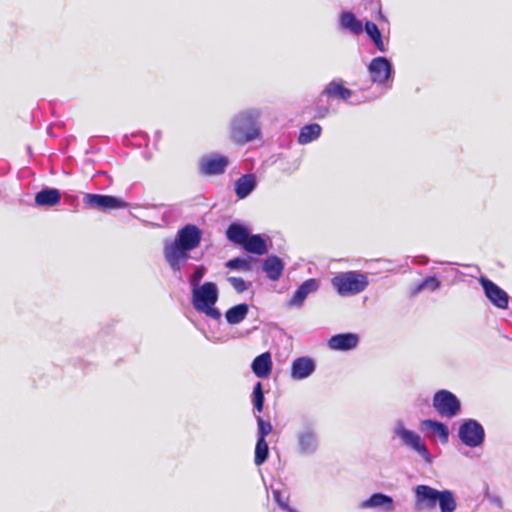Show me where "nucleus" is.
Returning <instances> with one entry per match:
<instances>
[{
	"mask_svg": "<svg viewBox=\"0 0 512 512\" xmlns=\"http://www.w3.org/2000/svg\"><path fill=\"white\" fill-rule=\"evenodd\" d=\"M244 250L249 253H253L256 255H263L267 253V244L266 241L259 234H254L248 236L244 245L242 246Z\"/></svg>",
	"mask_w": 512,
	"mask_h": 512,
	"instance_id": "a878e982",
	"label": "nucleus"
},
{
	"mask_svg": "<svg viewBox=\"0 0 512 512\" xmlns=\"http://www.w3.org/2000/svg\"><path fill=\"white\" fill-rule=\"evenodd\" d=\"M418 263L420 264H426L428 262V259L426 257H419V260H417Z\"/></svg>",
	"mask_w": 512,
	"mask_h": 512,
	"instance_id": "a19ab883",
	"label": "nucleus"
},
{
	"mask_svg": "<svg viewBox=\"0 0 512 512\" xmlns=\"http://www.w3.org/2000/svg\"><path fill=\"white\" fill-rule=\"evenodd\" d=\"M316 369L315 361L310 357H299L291 364V378L299 381L310 377Z\"/></svg>",
	"mask_w": 512,
	"mask_h": 512,
	"instance_id": "2eb2a0df",
	"label": "nucleus"
},
{
	"mask_svg": "<svg viewBox=\"0 0 512 512\" xmlns=\"http://www.w3.org/2000/svg\"><path fill=\"white\" fill-rule=\"evenodd\" d=\"M440 490L429 485L420 484L414 488V506L418 511L432 510L437 505Z\"/></svg>",
	"mask_w": 512,
	"mask_h": 512,
	"instance_id": "9d476101",
	"label": "nucleus"
},
{
	"mask_svg": "<svg viewBox=\"0 0 512 512\" xmlns=\"http://www.w3.org/2000/svg\"><path fill=\"white\" fill-rule=\"evenodd\" d=\"M229 164V159L223 155L202 157L199 160V173L205 176L223 174Z\"/></svg>",
	"mask_w": 512,
	"mask_h": 512,
	"instance_id": "f8f14e48",
	"label": "nucleus"
},
{
	"mask_svg": "<svg viewBox=\"0 0 512 512\" xmlns=\"http://www.w3.org/2000/svg\"><path fill=\"white\" fill-rule=\"evenodd\" d=\"M250 234L249 228L240 223H231L226 230L227 239L241 247L244 245Z\"/></svg>",
	"mask_w": 512,
	"mask_h": 512,
	"instance_id": "412c9836",
	"label": "nucleus"
},
{
	"mask_svg": "<svg viewBox=\"0 0 512 512\" xmlns=\"http://www.w3.org/2000/svg\"><path fill=\"white\" fill-rule=\"evenodd\" d=\"M360 508H383L384 512L394 511V501L389 495L383 493H374L368 499L360 503Z\"/></svg>",
	"mask_w": 512,
	"mask_h": 512,
	"instance_id": "f3484780",
	"label": "nucleus"
},
{
	"mask_svg": "<svg viewBox=\"0 0 512 512\" xmlns=\"http://www.w3.org/2000/svg\"><path fill=\"white\" fill-rule=\"evenodd\" d=\"M329 110L327 107H319L317 109V113L320 117H325L328 114Z\"/></svg>",
	"mask_w": 512,
	"mask_h": 512,
	"instance_id": "ea45409f",
	"label": "nucleus"
},
{
	"mask_svg": "<svg viewBox=\"0 0 512 512\" xmlns=\"http://www.w3.org/2000/svg\"><path fill=\"white\" fill-rule=\"evenodd\" d=\"M340 26L354 35H359L363 31L362 22L349 11L342 12L339 17Z\"/></svg>",
	"mask_w": 512,
	"mask_h": 512,
	"instance_id": "393cba45",
	"label": "nucleus"
},
{
	"mask_svg": "<svg viewBox=\"0 0 512 512\" xmlns=\"http://www.w3.org/2000/svg\"><path fill=\"white\" fill-rule=\"evenodd\" d=\"M458 436L463 444L475 448L482 445L484 442L485 431L478 421L468 419L460 425Z\"/></svg>",
	"mask_w": 512,
	"mask_h": 512,
	"instance_id": "6e6552de",
	"label": "nucleus"
},
{
	"mask_svg": "<svg viewBox=\"0 0 512 512\" xmlns=\"http://www.w3.org/2000/svg\"><path fill=\"white\" fill-rule=\"evenodd\" d=\"M489 501H490L493 505H495V506H497V507H499V508H501V507H502V500H501V499H500V497H498V496H491V497H489Z\"/></svg>",
	"mask_w": 512,
	"mask_h": 512,
	"instance_id": "58836bf2",
	"label": "nucleus"
},
{
	"mask_svg": "<svg viewBox=\"0 0 512 512\" xmlns=\"http://www.w3.org/2000/svg\"><path fill=\"white\" fill-rule=\"evenodd\" d=\"M249 306L245 303H241L229 308L225 313L226 321L230 325H236L241 323L247 316Z\"/></svg>",
	"mask_w": 512,
	"mask_h": 512,
	"instance_id": "cd10ccee",
	"label": "nucleus"
},
{
	"mask_svg": "<svg viewBox=\"0 0 512 512\" xmlns=\"http://www.w3.org/2000/svg\"><path fill=\"white\" fill-rule=\"evenodd\" d=\"M235 193L239 199H244L255 189L256 178L252 174L241 176L235 182Z\"/></svg>",
	"mask_w": 512,
	"mask_h": 512,
	"instance_id": "5701e85b",
	"label": "nucleus"
},
{
	"mask_svg": "<svg viewBox=\"0 0 512 512\" xmlns=\"http://www.w3.org/2000/svg\"><path fill=\"white\" fill-rule=\"evenodd\" d=\"M253 404L258 412H261L263 410L264 393L262 389V384L260 382L256 383V385L253 388Z\"/></svg>",
	"mask_w": 512,
	"mask_h": 512,
	"instance_id": "f704fd0d",
	"label": "nucleus"
},
{
	"mask_svg": "<svg viewBox=\"0 0 512 512\" xmlns=\"http://www.w3.org/2000/svg\"><path fill=\"white\" fill-rule=\"evenodd\" d=\"M359 344V336L356 333H339L331 336L327 341V346L333 351H350Z\"/></svg>",
	"mask_w": 512,
	"mask_h": 512,
	"instance_id": "4468645a",
	"label": "nucleus"
},
{
	"mask_svg": "<svg viewBox=\"0 0 512 512\" xmlns=\"http://www.w3.org/2000/svg\"><path fill=\"white\" fill-rule=\"evenodd\" d=\"M269 456V447L266 440H257L255 446L254 462L257 466L262 465Z\"/></svg>",
	"mask_w": 512,
	"mask_h": 512,
	"instance_id": "7c9ffc66",
	"label": "nucleus"
},
{
	"mask_svg": "<svg viewBox=\"0 0 512 512\" xmlns=\"http://www.w3.org/2000/svg\"><path fill=\"white\" fill-rule=\"evenodd\" d=\"M441 286V283L439 280H437L435 277H427L424 279L415 289L414 293H419L423 290H429V291H435L439 289Z\"/></svg>",
	"mask_w": 512,
	"mask_h": 512,
	"instance_id": "473e14b6",
	"label": "nucleus"
},
{
	"mask_svg": "<svg viewBox=\"0 0 512 512\" xmlns=\"http://www.w3.org/2000/svg\"><path fill=\"white\" fill-rule=\"evenodd\" d=\"M368 72L373 83L382 87H389L388 82L393 77L392 63L386 57H375L368 65Z\"/></svg>",
	"mask_w": 512,
	"mask_h": 512,
	"instance_id": "1a4fd4ad",
	"label": "nucleus"
},
{
	"mask_svg": "<svg viewBox=\"0 0 512 512\" xmlns=\"http://www.w3.org/2000/svg\"><path fill=\"white\" fill-rule=\"evenodd\" d=\"M437 503L441 512H454L457 507L455 496L451 490H440Z\"/></svg>",
	"mask_w": 512,
	"mask_h": 512,
	"instance_id": "c756f323",
	"label": "nucleus"
},
{
	"mask_svg": "<svg viewBox=\"0 0 512 512\" xmlns=\"http://www.w3.org/2000/svg\"><path fill=\"white\" fill-rule=\"evenodd\" d=\"M364 29H365V32L368 35V37L371 39V41L375 45V47L380 52H386V46L383 42L382 34H381V31L379 30L378 26L374 22L367 21L365 23Z\"/></svg>",
	"mask_w": 512,
	"mask_h": 512,
	"instance_id": "c85d7f7f",
	"label": "nucleus"
},
{
	"mask_svg": "<svg viewBox=\"0 0 512 512\" xmlns=\"http://www.w3.org/2000/svg\"><path fill=\"white\" fill-rule=\"evenodd\" d=\"M393 434L395 437L400 438L402 445L415 451L426 463H432V456L425 446L421 436L418 433L407 429L402 421L396 422L393 428Z\"/></svg>",
	"mask_w": 512,
	"mask_h": 512,
	"instance_id": "423d86ee",
	"label": "nucleus"
},
{
	"mask_svg": "<svg viewBox=\"0 0 512 512\" xmlns=\"http://www.w3.org/2000/svg\"><path fill=\"white\" fill-rule=\"evenodd\" d=\"M320 436L316 423L304 421L295 432V451L302 457L315 455L320 448Z\"/></svg>",
	"mask_w": 512,
	"mask_h": 512,
	"instance_id": "39448f33",
	"label": "nucleus"
},
{
	"mask_svg": "<svg viewBox=\"0 0 512 512\" xmlns=\"http://www.w3.org/2000/svg\"><path fill=\"white\" fill-rule=\"evenodd\" d=\"M262 112L258 108H248L236 113L228 125V137L237 144L244 145L261 136Z\"/></svg>",
	"mask_w": 512,
	"mask_h": 512,
	"instance_id": "f03ea898",
	"label": "nucleus"
},
{
	"mask_svg": "<svg viewBox=\"0 0 512 512\" xmlns=\"http://www.w3.org/2000/svg\"><path fill=\"white\" fill-rule=\"evenodd\" d=\"M271 370L272 360L268 352L260 354L252 362V371L259 378H266Z\"/></svg>",
	"mask_w": 512,
	"mask_h": 512,
	"instance_id": "4be33fe9",
	"label": "nucleus"
},
{
	"mask_svg": "<svg viewBox=\"0 0 512 512\" xmlns=\"http://www.w3.org/2000/svg\"><path fill=\"white\" fill-rule=\"evenodd\" d=\"M321 131L322 128L317 123L305 125L304 127L301 128L300 133L298 135V143L301 145L311 143L312 141L320 137Z\"/></svg>",
	"mask_w": 512,
	"mask_h": 512,
	"instance_id": "bb28decb",
	"label": "nucleus"
},
{
	"mask_svg": "<svg viewBox=\"0 0 512 512\" xmlns=\"http://www.w3.org/2000/svg\"><path fill=\"white\" fill-rule=\"evenodd\" d=\"M480 284L488 300L499 309H506L509 303V295L498 285L487 278H481Z\"/></svg>",
	"mask_w": 512,
	"mask_h": 512,
	"instance_id": "ddd939ff",
	"label": "nucleus"
},
{
	"mask_svg": "<svg viewBox=\"0 0 512 512\" xmlns=\"http://www.w3.org/2000/svg\"><path fill=\"white\" fill-rule=\"evenodd\" d=\"M226 267L229 269H241L243 271H250L251 270V264L249 260L241 257H236L233 259H230L226 262Z\"/></svg>",
	"mask_w": 512,
	"mask_h": 512,
	"instance_id": "c9c22d12",
	"label": "nucleus"
},
{
	"mask_svg": "<svg viewBox=\"0 0 512 512\" xmlns=\"http://www.w3.org/2000/svg\"><path fill=\"white\" fill-rule=\"evenodd\" d=\"M421 430L428 432L432 436L439 437L442 443H446L449 438V430L445 424L436 420H423L420 423Z\"/></svg>",
	"mask_w": 512,
	"mask_h": 512,
	"instance_id": "a211bd4d",
	"label": "nucleus"
},
{
	"mask_svg": "<svg viewBox=\"0 0 512 512\" xmlns=\"http://www.w3.org/2000/svg\"><path fill=\"white\" fill-rule=\"evenodd\" d=\"M433 407L442 417H454L461 409L458 398L448 390H439L434 394Z\"/></svg>",
	"mask_w": 512,
	"mask_h": 512,
	"instance_id": "0eeeda50",
	"label": "nucleus"
},
{
	"mask_svg": "<svg viewBox=\"0 0 512 512\" xmlns=\"http://www.w3.org/2000/svg\"><path fill=\"white\" fill-rule=\"evenodd\" d=\"M272 494H273L275 502L278 504V506L280 507V509L283 512H297L295 509H292L289 506V504H288L289 496L286 492H282L280 490L273 489Z\"/></svg>",
	"mask_w": 512,
	"mask_h": 512,
	"instance_id": "2f4dec72",
	"label": "nucleus"
},
{
	"mask_svg": "<svg viewBox=\"0 0 512 512\" xmlns=\"http://www.w3.org/2000/svg\"><path fill=\"white\" fill-rule=\"evenodd\" d=\"M318 287L319 285L316 279H308L304 281L294 292L287 305L289 307H301L307 296L316 292Z\"/></svg>",
	"mask_w": 512,
	"mask_h": 512,
	"instance_id": "dca6fc26",
	"label": "nucleus"
},
{
	"mask_svg": "<svg viewBox=\"0 0 512 512\" xmlns=\"http://www.w3.org/2000/svg\"><path fill=\"white\" fill-rule=\"evenodd\" d=\"M257 426V440H266V436L272 432L271 423L269 421H265L261 416H258Z\"/></svg>",
	"mask_w": 512,
	"mask_h": 512,
	"instance_id": "72a5a7b5",
	"label": "nucleus"
},
{
	"mask_svg": "<svg viewBox=\"0 0 512 512\" xmlns=\"http://www.w3.org/2000/svg\"><path fill=\"white\" fill-rule=\"evenodd\" d=\"M61 194L58 189L45 188L35 196V203L38 206L52 207L60 202Z\"/></svg>",
	"mask_w": 512,
	"mask_h": 512,
	"instance_id": "b1692460",
	"label": "nucleus"
},
{
	"mask_svg": "<svg viewBox=\"0 0 512 512\" xmlns=\"http://www.w3.org/2000/svg\"><path fill=\"white\" fill-rule=\"evenodd\" d=\"M201 239V229L196 225L187 224L178 230L172 241H165L163 256L174 273L181 271L191 258L190 252L199 246Z\"/></svg>",
	"mask_w": 512,
	"mask_h": 512,
	"instance_id": "f257e3e1",
	"label": "nucleus"
},
{
	"mask_svg": "<svg viewBox=\"0 0 512 512\" xmlns=\"http://www.w3.org/2000/svg\"><path fill=\"white\" fill-rule=\"evenodd\" d=\"M83 201L87 207L103 211L125 208L127 206L125 201L110 195L88 193L84 196Z\"/></svg>",
	"mask_w": 512,
	"mask_h": 512,
	"instance_id": "9b49d317",
	"label": "nucleus"
},
{
	"mask_svg": "<svg viewBox=\"0 0 512 512\" xmlns=\"http://www.w3.org/2000/svg\"><path fill=\"white\" fill-rule=\"evenodd\" d=\"M227 281L232 285V287L238 292L243 293L248 289L247 283L244 281V279L240 277H228Z\"/></svg>",
	"mask_w": 512,
	"mask_h": 512,
	"instance_id": "4c0bfd02",
	"label": "nucleus"
},
{
	"mask_svg": "<svg viewBox=\"0 0 512 512\" xmlns=\"http://www.w3.org/2000/svg\"><path fill=\"white\" fill-rule=\"evenodd\" d=\"M262 268L270 280L276 281L282 275L284 263L278 256L270 255L264 260Z\"/></svg>",
	"mask_w": 512,
	"mask_h": 512,
	"instance_id": "aec40b11",
	"label": "nucleus"
},
{
	"mask_svg": "<svg viewBox=\"0 0 512 512\" xmlns=\"http://www.w3.org/2000/svg\"><path fill=\"white\" fill-rule=\"evenodd\" d=\"M352 94V90L343 86L340 80H333L329 82L322 92V95H326L330 98L341 99L343 101H348Z\"/></svg>",
	"mask_w": 512,
	"mask_h": 512,
	"instance_id": "6ab92c4d",
	"label": "nucleus"
},
{
	"mask_svg": "<svg viewBox=\"0 0 512 512\" xmlns=\"http://www.w3.org/2000/svg\"><path fill=\"white\" fill-rule=\"evenodd\" d=\"M206 272V269L204 266H198L193 274L189 278V283L191 286V289H194L196 287H200L202 284H200L202 278L204 277Z\"/></svg>",
	"mask_w": 512,
	"mask_h": 512,
	"instance_id": "e433bc0d",
	"label": "nucleus"
},
{
	"mask_svg": "<svg viewBox=\"0 0 512 512\" xmlns=\"http://www.w3.org/2000/svg\"><path fill=\"white\" fill-rule=\"evenodd\" d=\"M331 285L338 295L349 297L365 291L369 285V280L367 275L360 271H346L337 273L331 279Z\"/></svg>",
	"mask_w": 512,
	"mask_h": 512,
	"instance_id": "20e7f679",
	"label": "nucleus"
},
{
	"mask_svg": "<svg viewBox=\"0 0 512 512\" xmlns=\"http://www.w3.org/2000/svg\"><path fill=\"white\" fill-rule=\"evenodd\" d=\"M192 290L191 302L194 309L207 317L219 320L220 311L215 308V304L219 298L218 287L214 282H205L200 287Z\"/></svg>",
	"mask_w": 512,
	"mask_h": 512,
	"instance_id": "7ed1b4c3",
	"label": "nucleus"
}]
</instances>
